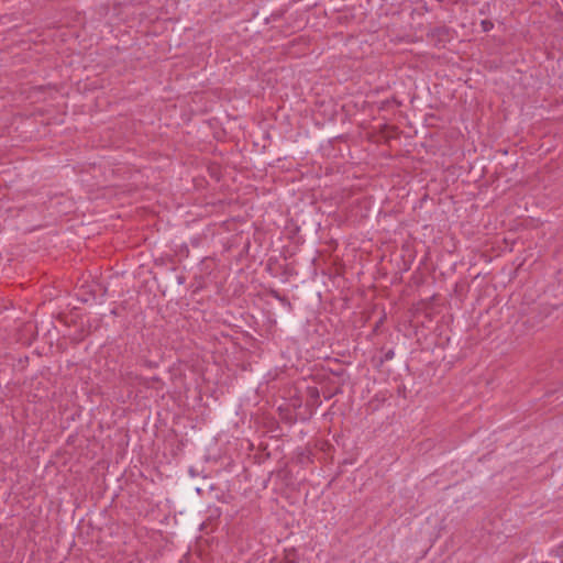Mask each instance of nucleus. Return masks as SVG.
<instances>
[{
  "label": "nucleus",
  "mask_w": 563,
  "mask_h": 563,
  "mask_svg": "<svg viewBox=\"0 0 563 563\" xmlns=\"http://www.w3.org/2000/svg\"><path fill=\"white\" fill-rule=\"evenodd\" d=\"M493 26H494V24L489 20L482 21L483 31H485V32L490 31L493 29Z\"/></svg>",
  "instance_id": "f257e3e1"
},
{
  "label": "nucleus",
  "mask_w": 563,
  "mask_h": 563,
  "mask_svg": "<svg viewBox=\"0 0 563 563\" xmlns=\"http://www.w3.org/2000/svg\"><path fill=\"white\" fill-rule=\"evenodd\" d=\"M394 355H395L394 351H393V350H389V351H388V352H386V354H385V360H386V361H389V360H391V358L394 357Z\"/></svg>",
  "instance_id": "f03ea898"
}]
</instances>
